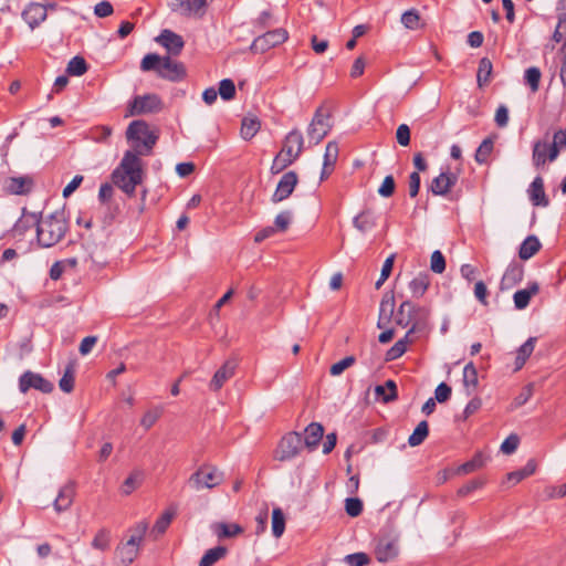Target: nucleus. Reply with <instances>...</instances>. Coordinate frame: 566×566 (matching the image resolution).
Listing matches in <instances>:
<instances>
[{"label":"nucleus","instance_id":"30","mask_svg":"<svg viewBox=\"0 0 566 566\" xmlns=\"http://www.w3.org/2000/svg\"><path fill=\"white\" fill-rule=\"evenodd\" d=\"M541 249V242L535 235H528L521 244L518 256L522 260H528Z\"/></svg>","mask_w":566,"mask_h":566},{"label":"nucleus","instance_id":"63","mask_svg":"<svg viewBox=\"0 0 566 566\" xmlns=\"http://www.w3.org/2000/svg\"><path fill=\"white\" fill-rule=\"evenodd\" d=\"M518 442V437L516 434H511L502 442L501 451L505 454H511L517 449Z\"/></svg>","mask_w":566,"mask_h":566},{"label":"nucleus","instance_id":"43","mask_svg":"<svg viewBox=\"0 0 566 566\" xmlns=\"http://www.w3.org/2000/svg\"><path fill=\"white\" fill-rule=\"evenodd\" d=\"M353 223L358 231L367 232L375 227L376 221L369 212H361L354 218Z\"/></svg>","mask_w":566,"mask_h":566},{"label":"nucleus","instance_id":"17","mask_svg":"<svg viewBox=\"0 0 566 566\" xmlns=\"http://www.w3.org/2000/svg\"><path fill=\"white\" fill-rule=\"evenodd\" d=\"M551 142L546 134L543 139H538L533 145L532 161L536 169L543 168L546 163L551 161Z\"/></svg>","mask_w":566,"mask_h":566},{"label":"nucleus","instance_id":"12","mask_svg":"<svg viewBox=\"0 0 566 566\" xmlns=\"http://www.w3.org/2000/svg\"><path fill=\"white\" fill-rule=\"evenodd\" d=\"M163 108V102L156 94L136 96L130 104V115L158 113Z\"/></svg>","mask_w":566,"mask_h":566},{"label":"nucleus","instance_id":"14","mask_svg":"<svg viewBox=\"0 0 566 566\" xmlns=\"http://www.w3.org/2000/svg\"><path fill=\"white\" fill-rule=\"evenodd\" d=\"M298 178L294 171L285 172L280 179L276 189L271 198L272 202L277 203L289 198L297 185Z\"/></svg>","mask_w":566,"mask_h":566},{"label":"nucleus","instance_id":"32","mask_svg":"<svg viewBox=\"0 0 566 566\" xmlns=\"http://www.w3.org/2000/svg\"><path fill=\"white\" fill-rule=\"evenodd\" d=\"M478 371L473 363H469L463 368V386L468 391V395H471L478 387Z\"/></svg>","mask_w":566,"mask_h":566},{"label":"nucleus","instance_id":"55","mask_svg":"<svg viewBox=\"0 0 566 566\" xmlns=\"http://www.w3.org/2000/svg\"><path fill=\"white\" fill-rule=\"evenodd\" d=\"M345 511L349 516L356 517L363 512V502L358 497H348L345 501Z\"/></svg>","mask_w":566,"mask_h":566},{"label":"nucleus","instance_id":"24","mask_svg":"<svg viewBox=\"0 0 566 566\" xmlns=\"http://www.w3.org/2000/svg\"><path fill=\"white\" fill-rule=\"evenodd\" d=\"M528 196L534 206L547 207L549 201L544 191V181L542 177H536L532 181L528 190Z\"/></svg>","mask_w":566,"mask_h":566},{"label":"nucleus","instance_id":"64","mask_svg":"<svg viewBox=\"0 0 566 566\" xmlns=\"http://www.w3.org/2000/svg\"><path fill=\"white\" fill-rule=\"evenodd\" d=\"M395 191V179L392 176H387L385 177V179L382 180V184L380 185L379 189H378V193L381 196V197H390Z\"/></svg>","mask_w":566,"mask_h":566},{"label":"nucleus","instance_id":"50","mask_svg":"<svg viewBox=\"0 0 566 566\" xmlns=\"http://www.w3.org/2000/svg\"><path fill=\"white\" fill-rule=\"evenodd\" d=\"M217 92L222 99L230 101L235 95V85L232 80L224 78L219 83V90Z\"/></svg>","mask_w":566,"mask_h":566},{"label":"nucleus","instance_id":"34","mask_svg":"<svg viewBox=\"0 0 566 566\" xmlns=\"http://www.w3.org/2000/svg\"><path fill=\"white\" fill-rule=\"evenodd\" d=\"M177 514V509L175 506L168 507L156 521L153 532L157 535H161L166 532L171 521Z\"/></svg>","mask_w":566,"mask_h":566},{"label":"nucleus","instance_id":"22","mask_svg":"<svg viewBox=\"0 0 566 566\" xmlns=\"http://www.w3.org/2000/svg\"><path fill=\"white\" fill-rule=\"evenodd\" d=\"M22 18L31 29H34L46 19V9L42 4L32 3L23 10Z\"/></svg>","mask_w":566,"mask_h":566},{"label":"nucleus","instance_id":"53","mask_svg":"<svg viewBox=\"0 0 566 566\" xmlns=\"http://www.w3.org/2000/svg\"><path fill=\"white\" fill-rule=\"evenodd\" d=\"M356 359L354 356H346L342 360L333 364L331 366L329 373L332 376H339L344 370L352 367L355 364Z\"/></svg>","mask_w":566,"mask_h":566},{"label":"nucleus","instance_id":"39","mask_svg":"<svg viewBox=\"0 0 566 566\" xmlns=\"http://www.w3.org/2000/svg\"><path fill=\"white\" fill-rule=\"evenodd\" d=\"M492 74V62L488 57H482L479 63L476 81L480 87L486 85Z\"/></svg>","mask_w":566,"mask_h":566},{"label":"nucleus","instance_id":"20","mask_svg":"<svg viewBox=\"0 0 566 566\" xmlns=\"http://www.w3.org/2000/svg\"><path fill=\"white\" fill-rule=\"evenodd\" d=\"M457 181L458 176L455 174L450 171L441 172L432 180L429 190L434 196H446L451 190V188L454 187Z\"/></svg>","mask_w":566,"mask_h":566},{"label":"nucleus","instance_id":"26","mask_svg":"<svg viewBox=\"0 0 566 566\" xmlns=\"http://www.w3.org/2000/svg\"><path fill=\"white\" fill-rule=\"evenodd\" d=\"M524 270L518 264H510L501 280V290H510L523 279Z\"/></svg>","mask_w":566,"mask_h":566},{"label":"nucleus","instance_id":"61","mask_svg":"<svg viewBox=\"0 0 566 566\" xmlns=\"http://www.w3.org/2000/svg\"><path fill=\"white\" fill-rule=\"evenodd\" d=\"M161 416L160 409H154L145 412L140 420V424L146 429H150Z\"/></svg>","mask_w":566,"mask_h":566},{"label":"nucleus","instance_id":"5","mask_svg":"<svg viewBox=\"0 0 566 566\" xmlns=\"http://www.w3.org/2000/svg\"><path fill=\"white\" fill-rule=\"evenodd\" d=\"M304 146V138L298 129L291 130L284 138L281 151L275 156L271 171L279 174L293 164L301 155Z\"/></svg>","mask_w":566,"mask_h":566},{"label":"nucleus","instance_id":"47","mask_svg":"<svg viewBox=\"0 0 566 566\" xmlns=\"http://www.w3.org/2000/svg\"><path fill=\"white\" fill-rule=\"evenodd\" d=\"M541 71L536 66L528 67L525 71L524 78L526 84L530 86L532 92H537L539 87V81H541Z\"/></svg>","mask_w":566,"mask_h":566},{"label":"nucleus","instance_id":"59","mask_svg":"<svg viewBox=\"0 0 566 566\" xmlns=\"http://www.w3.org/2000/svg\"><path fill=\"white\" fill-rule=\"evenodd\" d=\"M394 261H395V254H391L390 256H388L385 260L382 268H381L380 277L376 282V289H379L382 285V283L389 277V275L392 271Z\"/></svg>","mask_w":566,"mask_h":566},{"label":"nucleus","instance_id":"3","mask_svg":"<svg viewBox=\"0 0 566 566\" xmlns=\"http://www.w3.org/2000/svg\"><path fill=\"white\" fill-rule=\"evenodd\" d=\"M66 231L67 222L64 211H54L38 222V241L44 248L53 247L64 238Z\"/></svg>","mask_w":566,"mask_h":566},{"label":"nucleus","instance_id":"2","mask_svg":"<svg viewBox=\"0 0 566 566\" xmlns=\"http://www.w3.org/2000/svg\"><path fill=\"white\" fill-rule=\"evenodd\" d=\"M140 70L155 71L159 77L170 82L181 81L186 76V67L182 63L172 60L169 55L160 56L156 53H149L143 57Z\"/></svg>","mask_w":566,"mask_h":566},{"label":"nucleus","instance_id":"4","mask_svg":"<svg viewBox=\"0 0 566 566\" xmlns=\"http://www.w3.org/2000/svg\"><path fill=\"white\" fill-rule=\"evenodd\" d=\"M429 317V308L418 306L410 301H403L398 307L395 321L401 327L410 326L407 334L412 335L427 328Z\"/></svg>","mask_w":566,"mask_h":566},{"label":"nucleus","instance_id":"57","mask_svg":"<svg viewBox=\"0 0 566 566\" xmlns=\"http://www.w3.org/2000/svg\"><path fill=\"white\" fill-rule=\"evenodd\" d=\"M209 0H187V14L201 17Z\"/></svg>","mask_w":566,"mask_h":566},{"label":"nucleus","instance_id":"49","mask_svg":"<svg viewBox=\"0 0 566 566\" xmlns=\"http://www.w3.org/2000/svg\"><path fill=\"white\" fill-rule=\"evenodd\" d=\"M493 150V142L490 138L484 139L475 151V160L479 164L486 163L489 156Z\"/></svg>","mask_w":566,"mask_h":566},{"label":"nucleus","instance_id":"41","mask_svg":"<svg viewBox=\"0 0 566 566\" xmlns=\"http://www.w3.org/2000/svg\"><path fill=\"white\" fill-rule=\"evenodd\" d=\"M401 23L409 30H418L422 27L420 14L416 9H410L403 12L401 15Z\"/></svg>","mask_w":566,"mask_h":566},{"label":"nucleus","instance_id":"11","mask_svg":"<svg viewBox=\"0 0 566 566\" xmlns=\"http://www.w3.org/2000/svg\"><path fill=\"white\" fill-rule=\"evenodd\" d=\"M287 36V31L285 29L268 31L253 40L250 50L254 53H264L270 49L285 42Z\"/></svg>","mask_w":566,"mask_h":566},{"label":"nucleus","instance_id":"1","mask_svg":"<svg viewBox=\"0 0 566 566\" xmlns=\"http://www.w3.org/2000/svg\"><path fill=\"white\" fill-rule=\"evenodd\" d=\"M112 179L114 185L125 193L134 195L136 186L143 180L142 161L137 154L127 150L119 167L113 171Z\"/></svg>","mask_w":566,"mask_h":566},{"label":"nucleus","instance_id":"33","mask_svg":"<svg viewBox=\"0 0 566 566\" xmlns=\"http://www.w3.org/2000/svg\"><path fill=\"white\" fill-rule=\"evenodd\" d=\"M411 343H412L411 335H408L406 333L403 338L396 342L394 344V346H391L387 350L386 360L391 361V360H395V359H398L399 357H401L407 352L408 344H411Z\"/></svg>","mask_w":566,"mask_h":566},{"label":"nucleus","instance_id":"38","mask_svg":"<svg viewBox=\"0 0 566 566\" xmlns=\"http://www.w3.org/2000/svg\"><path fill=\"white\" fill-rule=\"evenodd\" d=\"M429 434V427L427 421H420L413 432L408 438L410 447L420 446Z\"/></svg>","mask_w":566,"mask_h":566},{"label":"nucleus","instance_id":"37","mask_svg":"<svg viewBox=\"0 0 566 566\" xmlns=\"http://www.w3.org/2000/svg\"><path fill=\"white\" fill-rule=\"evenodd\" d=\"M395 310V297L394 295H385L380 303L378 327L381 328L382 321L389 322Z\"/></svg>","mask_w":566,"mask_h":566},{"label":"nucleus","instance_id":"9","mask_svg":"<svg viewBox=\"0 0 566 566\" xmlns=\"http://www.w3.org/2000/svg\"><path fill=\"white\" fill-rule=\"evenodd\" d=\"M303 449V439L301 433L292 431L286 433L279 442L274 459L281 462L290 461L296 458Z\"/></svg>","mask_w":566,"mask_h":566},{"label":"nucleus","instance_id":"7","mask_svg":"<svg viewBox=\"0 0 566 566\" xmlns=\"http://www.w3.org/2000/svg\"><path fill=\"white\" fill-rule=\"evenodd\" d=\"M148 524L145 521L138 522L129 530L128 539L116 548V558L120 566L130 565L138 556L139 546L144 539Z\"/></svg>","mask_w":566,"mask_h":566},{"label":"nucleus","instance_id":"15","mask_svg":"<svg viewBox=\"0 0 566 566\" xmlns=\"http://www.w3.org/2000/svg\"><path fill=\"white\" fill-rule=\"evenodd\" d=\"M399 554L398 541L395 538H380L375 547V556L379 563L392 562Z\"/></svg>","mask_w":566,"mask_h":566},{"label":"nucleus","instance_id":"52","mask_svg":"<svg viewBox=\"0 0 566 566\" xmlns=\"http://www.w3.org/2000/svg\"><path fill=\"white\" fill-rule=\"evenodd\" d=\"M59 386L62 391L71 392L74 388V368L72 365H69L64 371V375L60 379Z\"/></svg>","mask_w":566,"mask_h":566},{"label":"nucleus","instance_id":"23","mask_svg":"<svg viewBox=\"0 0 566 566\" xmlns=\"http://www.w3.org/2000/svg\"><path fill=\"white\" fill-rule=\"evenodd\" d=\"M211 530L219 539L237 537L243 533V527L237 523H213Z\"/></svg>","mask_w":566,"mask_h":566},{"label":"nucleus","instance_id":"21","mask_svg":"<svg viewBox=\"0 0 566 566\" xmlns=\"http://www.w3.org/2000/svg\"><path fill=\"white\" fill-rule=\"evenodd\" d=\"M74 495L75 484L70 481L60 489L57 496L54 500L53 506L55 512L61 513L69 510L73 503Z\"/></svg>","mask_w":566,"mask_h":566},{"label":"nucleus","instance_id":"51","mask_svg":"<svg viewBox=\"0 0 566 566\" xmlns=\"http://www.w3.org/2000/svg\"><path fill=\"white\" fill-rule=\"evenodd\" d=\"M292 219L293 214L291 211H282L275 217L273 228H275V231L277 232H285L289 229Z\"/></svg>","mask_w":566,"mask_h":566},{"label":"nucleus","instance_id":"45","mask_svg":"<svg viewBox=\"0 0 566 566\" xmlns=\"http://www.w3.org/2000/svg\"><path fill=\"white\" fill-rule=\"evenodd\" d=\"M338 153H339V149H338V145L336 142L327 143L326 148H325L323 165L325 167L334 168L335 164L337 161V158H338Z\"/></svg>","mask_w":566,"mask_h":566},{"label":"nucleus","instance_id":"42","mask_svg":"<svg viewBox=\"0 0 566 566\" xmlns=\"http://www.w3.org/2000/svg\"><path fill=\"white\" fill-rule=\"evenodd\" d=\"M536 470V463L534 460H530L525 467L521 470L510 472L507 474V480L515 483L521 482L523 479L532 475Z\"/></svg>","mask_w":566,"mask_h":566},{"label":"nucleus","instance_id":"56","mask_svg":"<svg viewBox=\"0 0 566 566\" xmlns=\"http://www.w3.org/2000/svg\"><path fill=\"white\" fill-rule=\"evenodd\" d=\"M484 464V458L481 453L476 454L472 460L463 463L460 468H459V472L460 473H471L473 471H475L476 469L483 467Z\"/></svg>","mask_w":566,"mask_h":566},{"label":"nucleus","instance_id":"25","mask_svg":"<svg viewBox=\"0 0 566 566\" xmlns=\"http://www.w3.org/2000/svg\"><path fill=\"white\" fill-rule=\"evenodd\" d=\"M539 292L536 282L531 283L526 289L518 290L513 295L514 306L516 310H524L528 306L530 301Z\"/></svg>","mask_w":566,"mask_h":566},{"label":"nucleus","instance_id":"35","mask_svg":"<svg viewBox=\"0 0 566 566\" xmlns=\"http://www.w3.org/2000/svg\"><path fill=\"white\" fill-rule=\"evenodd\" d=\"M144 474L139 470L133 471L128 478L123 482L120 486V492L124 495L132 494L142 483Z\"/></svg>","mask_w":566,"mask_h":566},{"label":"nucleus","instance_id":"31","mask_svg":"<svg viewBox=\"0 0 566 566\" xmlns=\"http://www.w3.org/2000/svg\"><path fill=\"white\" fill-rule=\"evenodd\" d=\"M228 549L224 546L210 548L203 554L198 566H213L217 562L226 557Z\"/></svg>","mask_w":566,"mask_h":566},{"label":"nucleus","instance_id":"29","mask_svg":"<svg viewBox=\"0 0 566 566\" xmlns=\"http://www.w3.org/2000/svg\"><path fill=\"white\" fill-rule=\"evenodd\" d=\"M536 338L530 337L523 345L520 346L516 353L514 370H520L526 363L535 348Z\"/></svg>","mask_w":566,"mask_h":566},{"label":"nucleus","instance_id":"8","mask_svg":"<svg viewBox=\"0 0 566 566\" xmlns=\"http://www.w3.org/2000/svg\"><path fill=\"white\" fill-rule=\"evenodd\" d=\"M224 475L217 467L200 465L188 479L187 484L195 491L213 489L223 482Z\"/></svg>","mask_w":566,"mask_h":566},{"label":"nucleus","instance_id":"48","mask_svg":"<svg viewBox=\"0 0 566 566\" xmlns=\"http://www.w3.org/2000/svg\"><path fill=\"white\" fill-rule=\"evenodd\" d=\"M111 536L107 530H99L92 541V546L98 551H107L109 548Z\"/></svg>","mask_w":566,"mask_h":566},{"label":"nucleus","instance_id":"36","mask_svg":"<svg viewBox=\"0 0 566 566\" xmlns=\"http://www.w3.org/2000/svg\"><path fill=\"white\" fill-rule=\"evenodd\" d=\"M375 392L384 402H390L397 398V386L394 380H387L384 386H376Z\"/></svg>","mask_w":566,"mask_h":566},{"label":"nucleus","instance_id":"6","mask_svg":"<svg viewBox=\"0 0 566 566\" xmlns=\"http://www.w3.org/2000/svg\"><path fill=\"white\" fill-rule=\"evenodd\" d=\"M128 142L133 143V153L139 156H148L158 139V136L149 129L144 120H134L126 130Z\"/></svg>","mask_w":566,"mask_h":566},{"label":"nucleus","instance_id":"28","mask_svg":"<svg viewBox=\"0 0 566 566\" xmlns=\"http://www.w3.org/2000/svg\"><path fill=\"white\" fill-rule=\"evenodd\" d=\"M430 285V276L428 273H419L409 283V290L413 297H422Z\"/></svg>","mask_w":566,"mask_h":566},{"label":"nucleus","instance_id":"40","mask_svg":"<svg viewBox=\"0 0 566 566\" xmlns=\"http://www.w3.org/2000/svg\"><path fill=\"white\" fill-rule=\"evenodd\" d=\"M260 122L255 117H245L241 125V136L243 139L249 140L255 136L260 129Z\"/></svg>","mask_w":566,"mask_h":566},{"label":"nucleus","instance_id":"58","mask_svg":"<svg viewBox=\"0 0 566 566\" xmlns=\"http://www.w3.org/2000/svg\"><path fill=\"white\" fill-rule=\"evenodd\" d=\"M345 562L349 566H366L369 564L370 558L365 553H354L345 556Z\"/></svg>","mask_w":566,"mask_h":566},{"label":"nucleus","instance_id":"44","mask_svg":"<svg viewBox=\"0 0 566 566\" xmlns=\"http://www.w3.org/2000/svg\"><path fill=\"white\" fill-rule=\"evenodd\" d=\"M285 530V517L281 509L276 507L272 512V533L273 536L279 538L283 535Z\"/></svg>","mask_w":566,"mask_h":566},{"label":"nucleus","instance_id":"19","mask_svg":"<svg viewBox=\"0 0 566 566\" xmlns=\"http://www.w3.org/2000/svg\"><path fill=\"white\" fill-rule=\"evenodd\" d=\"M156 42L163 45L167 52L172 55H178L185 45V42L179 34L167 29L161 31V33L156 38Z\"/></svg>","mask_w":566,"mask_h":566},{"label":"nucleus","instance_id":"62","mask_svg":"<svg viewBox=\"0 0 566 566\" xmlns=\"http://www.w3.org/2000/svg\"><path fill=\"white\" fill-rule=\"evenodd\" d=\"M396 139L397 143L402 147H406L410 144V128L407 124H401L398 126L396 130Z\"/></svg>","mask_w":566,"mask_h":566},{"label":"nucleus","instance_id":"10","mask_svg":"<svg viewBox=\"0 0 566 566\" xmlns=\"http://www.w3.org/2000/svg\"><path fill=\"white\" fill-rule=\"evenodd\" d=\"M331 128L329 114L323 107L317 108L307 127L308 143L317 145L327 136Z\"/></svg>","mask_w":566,"mask_h":566},{"label":"nucleus","instance_id":"27","mask_svg":"<svg viewBox=\"0 0 566 566\" xmlns=\"http://www.w3.org/2000/svg\"><path fill=\"white\" fill-rule=\"evenodd\" d=\"M324 434V428L318 422H312L305 428V438L303 446L313 450L316 448Z\"/></svg>","mask_w":566,"mask_h":566},{"label":"nucleus","instance_id":"13","mask_svg":"<svg viewBox=\"0 0 566 566\" xmlns=\"http://www.w3.org/2000/svg\"><path fill=\"white\" fill-rule=\"evenodd\" d=\"M30 388H34L43 394H49L53 390V384L43 378L40 374L28 370L19 378V389L22 394H25Z\"/></svg>","mask_w":566,"mask_h":566},{"label":"nucleus","instance_id":"18","mask_svg":"<svg viewBox=\"0 0 566 566\" xmlns=\"http://www.w3.org/2000/svg\"><path fill=\"white\" fill-rule=\"evenodd\" d=\"M237 369V361L234 359H228L224 364L214 373L209 388L213 391H218L222 386L234 376Z\"/></svg>","mask_w":566,"mask_h":566},{"label":"nucleus","instance_id":"16","mask_svg":"<svg viewBox=\"0 0 566 566\" xmlns=\"http://www.w3.org/2000/svg\"><path fill=\"white\" fill-rule=\"evenodd\" d=\"M33 178L30 176L9 177L3 182V190L9 195H27L33 188Z\"/></svg>","mask_w":566,"mask_h":566},{"label":"nucleus","instance_id":"54","mask_svg":"<svg viewBox=\"0 0 566 566\" xmlns=\"http://www.w3.org/2000/svg\"><path fill=\"white\" fill-rule=\"evenodd\" d=\"M430 269L432 272L441 274L446 270V260L441 251L436 250L431 254Z\"/></svg>","mask_w":566,"mask_h":566},{"label":"nucleus","instance_id":"46","mask_svg":"<svg viewBox=\"0 0 566 566\" xmlns=\"http://www.w3.org/2000/svg\"><path fill=\"white\" fill-rule=\"evenodd\" d=\"M87 71V64L81 56H74L67 64L66 72L73 76H81Z\"/></svg>","mask_w":566,"mask_h":566},{"label":"nucleus","instance_id":"60","mask_svg":"<svg viewBox=\"0 0 566 566\" xmlns=\"http://www.w3.org/2000/svg\"><path fill=\"white\" fill-rule=\"evenodd\" d=\"M533 395V385L532 384H528L526 385L522 391L514 398L513 400V407L514 408H518L523 405H525L530 398L532 397Z\"/></svg>","mask_w":566,"mask_h":566}]
</instances>
